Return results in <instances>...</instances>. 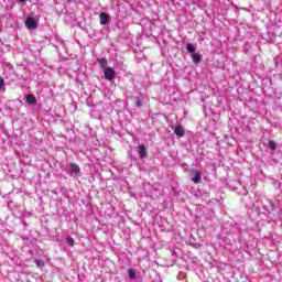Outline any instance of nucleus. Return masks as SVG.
I'll return each mask as SVG.
<instances>
[{
  "label": "nucleus",
  "instance_id": "f257e3e1",
  "mask_svg": "<svg viewBox=\"0 0 282 282\" xmlns=\"http://www.w3.org/2000/svg\"><path fill=\"white\" fill-rule=\"evenodd\" d=\"M191 180L194 184H199L202 182V172L197 171L196 169L191 170L189 172Z\"/></svg>",
  "mask_w": 282,
  "mask_h": 282
},
{
  "label": "nucleus",
  "instance_id": "f03ea898",
  "mask_svg": "<svg viewBox=\"0 0 282 282\" xmlns=\"http://www.w3.org/2000/svg\"><path fill=\"white\" fill-rule=\"evenodd\" d=\"M25 25L28 30H36L39 28V22L33 17H30L25 20Z\"/></svg>",
  "mask_w": 282,
  "mask_h": 282
},
{
  "label": "nucleus",
  "instance_id": "7ed1b4c3",
  "mask_svg": "<svg viewBox=\"0 0 282 282\" xmlns=\"http://www.w3.org/2000/svg\"><path fill=\"white\" fill-rule=\"evenodd\" d=\"M106 80H113L116 78V70L112 67H107L104 70Z\"/></svg>",
  "mask_w": 282,
  "mask_h": 282
},
{
  "label": "nucleus",
  "instance_id": "20e7f679",
  "mask_svg": "<svg viewBox=\"0 0 282 282\" xmlns=\"http://www.w3.org/2000/svg\"><path fill=\"white\" fill-rule=\"evenodd\" d=\"M138 153H139V156L141 158V160H144V158H148L149 155V152H147V145L144 144H140L138 147Z\"/></svg>",
  "mask_w": 282,
  "mask_h": 282
},
{
  "label": "nucleus",
  "instance_id": "39448f33",
  "mask_svg": "<svg viewBox=\"0 0 282 282\" xmlns=\"http://www.w3.org/2000/svg\"><path fill=\"white\" fill-rule=\"evenodd\" d=\"M68 173L69 175H78V173H80V166L76 163H70Z\"/></svg>",
  "mask_w": 282,
  "mask_h": 282
},
{
  "label": "nucleus",
  "instance_id": "423d86ee",
  "mask_svg": "<svg viewBox=\"0 0 282 282\" xmlns=\"http://www.w3.org/2000/svg\"><path fill=\"white\" fill-rule=\"evenodd\" d=\"M99 21L101 25H107L109 23V15L105 12L100 13Z\"/></svg>",
  "mask_w": 282,
  "mask_h": 282
},
{
  "label": "nucleus",
  "instance_id": "0eeeda50",
  "mask_svg": "<svg viewBox=\"0 0 282 282\" xmlns=\"http://www.w3.org/2000/svg\"><path fill=\"white\" fill-rule=\"evenodd\" d=\"M174 133L176 135H178V138H184V135H185L184 127L176 126L175 129H174Z\"/></svg>",
  "mask_w": 282,
  "mask_h": 282
},
{
  "label": "nucleus",
  "instance_id": "6e6552de",
  "mask_svg": "<svg viewBox=\"0 0 282 282\" xmlns=\"http://www.w3.org/2000/svg\"><path fill=\"white\" fill-rule=\"evenodd\" d=\"M26 102L28 105H32L34 107V105H36V97L34 95H28L26 96Z\"/></svg>",
  "mask_w": 282,
  "mask_h": 282
},
{
  "label": "nucleus",
  "instance_id": "1a4fd4ad",
  "mask_svg": "<svg viewBox=\"0 0 282 282\" xmlns=\"http://www.w3.org/2000/svg\"><path fill=\"white\" fill-rule=\"evenodd\" d=\"M192 61L193 63H195L196 65L202 63V55H199V53H193L192 55Z\"/></svg>",
  "mask_w": 282,
  "mask_h": 282
},
{
  "label": "nucleus",
  "instance_id": "9d476101",
  "mask_svg": "<svg viewBox=\"0 0 282 282\" xmlns=\"http://www.w3.org/2000/svg\"><path fill=\"white\" fill-rule=\"evenodd\" d=\"M101 69H106L107 68V58L102 57V58H97Z\"/></svg>",
  "mask_w": 282,
  "mask_h": 282
},
{
  "label": "nucleus",
  "instance_id": "9b49d317",
  "mask_svg": "<svg viewBox=\"0 0 282 282\" xmlns=\"http://www.w3.org/2000/svg\"><path fill=\"white\" fill-rule=\"evenodd\" d=\"M268 147H269L270 151H272V153H274L276 151V142L269 141Z\"/></svg>",
  "mask_w": 282,
  "mask_h": 282
},
{
  "label": "nucleus",
  "instance_id": "f8f14e48",
  "mask_svg": "<svg viewBox=\"0 0 282 282\" xmlns=\"http://www.w3.org/2000/svg\"><path fill=\"white\" fill-rule=\"evenodd\" d=\"M186 50L189 54H195V46L193 44H187Z\"/></svg>",
  "mask_w": 282,
  "mask_h": 282
},
{
  "label": "nucleus",
  "instance_id": "ddd939ff",
  "mask_svg": "<svg viewBox=\"0 0 282 282\" xmlns=\"http://www.w3.org/2000/svg\"><path fill=\"white\" fill-rule=\"evenodd\" d=\"M66 243H67V246H70V248H74V238L67 237L66 238Z\"/></svg>",
  "mask_w": 282,
  "mask_h": 282
},
{
  "label": "nucleus",
  "instance_id": "4468645a",
  "mask_svg": "<svg viewBox=\"0 0 282 282\" xmlns=\"http://www.w3.org/2000/svg\"><path fill=\"white\" fill-rule=\"evenodd\" d=\"M128 274H129L130 279H132V280L135 279V271L133 269H129Z\"/></svg>",
  "mask_w": 282,
  "mask_h": 282
},
{
  "label": "nucleus",
  "instance_id": "2eb2a0df",
  "mask_svg": "<svg viewBox=\"0 0 282 282\" xmlns=\"http://www.w3.org/2000/svg\"><path fill=\"white\" fill-rule=\"evenodd\" d=\"M35 263H36L37 268H44L45 267V261H43V260H35Z\"/></svg>",
  "mask_w": 282,
  "mask_h": 282
},
{
  "label": "nucleus",
  "instance_id": "dca6fc26",
  "mask_svg": "<svg viewBox=\"0 0 282 282\" xmlns=\"http://www.w3.org/2000/svg\"><path fill=\"white\" fill-rule=\"evenodd\" d=\"M135 105H137V107H142V99L137 98Z\"/></svg>",
  "mask_w": 282,
  "mask_h": 282
},
{
  "label": "nucleus",
  "instance_id": "f3484780",
  "mask_svg": "<svg viewBox=\"0 0 282 282\" xmlns=\"http://www.w3.org/2000/svg\"><path fill=\"white\" fill-rule=\"evenodd\" d=\"M4 86L6 82L3 80V78L0 77V89H3Z\"/></svg>",
  "mask_w": 282,
  "mask_h": 282
},
{
  "label": "nucleus",
  "instance_id": "a211bd4d",
  "mask_svg": "<svg viewBox=\"0 0 282 282\" xmlns=\"http://www.w3.org/2000/svg\"><path fill=\"white\" fill-rule=\"evenodd\" d=\"M20 3H25L26 0H18Z\"/></svg>",
  "mask_w": 282,
  "mask_h": 282
},
{
  "label": "nucleus",
  "instance_id": "6ab92c4d",
  "mask_svg": "<svg viewBox=\"0 0 282 282\" xmlns=\"http://www.w3.org/2000/svg\"><path fill=\"white\" fill-rule=\"evenodd\" d=\"M74 1H76V0H68V3H72V2H74Z\"/></svg>",
  "mask_w": 282,
  "mask_h": 282
}]
</instances>
